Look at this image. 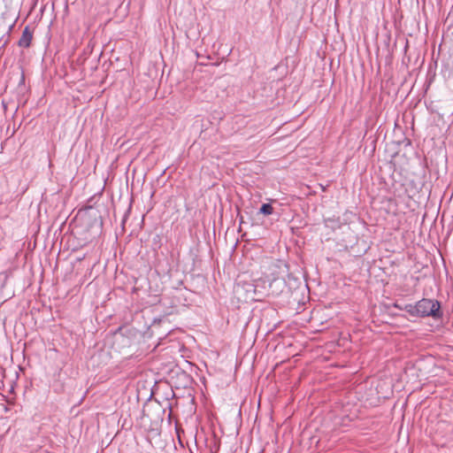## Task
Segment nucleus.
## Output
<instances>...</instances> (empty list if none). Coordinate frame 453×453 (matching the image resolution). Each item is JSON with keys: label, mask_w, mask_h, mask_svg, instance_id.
<instances>
[{"label": "nucleus", "mask_w": 453, "mask_h": 453, "mask_svg": "<svg viewBox=\"0 0 453 453\" xmlns=\"http://www.w3.org/2000/svg\"><path fill=\"white\" fill-rule=\"evenodd\" d=\"M405 311L412 317H432L434 319L442 318L441 303L434 299L423 298L416 303H405Z\"/></svg>", "instance_id": "obj_1"}, {"label": "nucleus", "mask_w": 453, "mask_h": 453, "mask_svg": "<svg viewBox=\"0 0 453 453\" xmlns=\"http://www.w3.org/2000/svg\"><path fill=\"white\" fill-rule=\"evenodd\" d=\"M259 211L264 215H271L273 212V208L270 203H264Z\"/></svg>", "instance_id": "obj_4"}, {"label": "nucleus", "mask_w": 453, "mask_h": 453, "mask_svg": "<svg viewBox=\"0 0 453 453\" xmlns=\"http://www.w3.org/2000/svg\"><path fill=\"white\" fill-rule=\"evenodd\" d=\"M33 38L32 32L27 27L22 32L21 37L19 40V46L22 48H28L31 44V41Z\"/></svg>", "instance_id": "obj_3"}, {"label": "nucleus", "mask_w": 453, "mask_h": 453, "mask_svg": "<svg viewBox=\"0 0 453 453\" xmlns=\"http://www.w3.org/2000/svg\"><path fill=\"white\" fill-rule=\"evenodd\" d=\"M404 305L405 304H401V303H395L394 304V306L395 308H397L398 310L405 311Z\"/></svg>", "instance_id": "obj_5"}, {"label": "nucleus", "mask_w": 453, "mask_h": 453, "mask_svg": "<svg viewBox=\"0 0 453 453\" xmlns=\"http://www.w3.org/2000/svg\"><path fill=\"white\" fill-rule=\"evenodd\" d=\"M268 283V288L272 289L273 295H277L281 291V288H284L285 281L283 279L273 278V280L267 279L266 280H259L256 281L255 288H257L259 286V282Z\"/></svg>", "instance_id": "obj_2"}]
</instances>
